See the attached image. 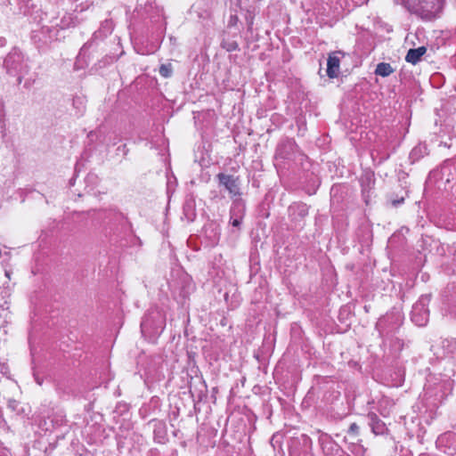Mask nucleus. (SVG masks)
<instances>
[{"instance_id": "nucleus-1", "label": "nucleus", "mask_w": 456, "mask_h": 456, "mask_svg": "<svg viewBox=\"0 0 456 456\" xmlns=\"http://www.w3.org/2000/svg\"><path fill=\"white\" fill-rule=\"evenodd\" d=\"M445 0H401V4L411 14L430 20L442 12Z\"/></svg>"}, {"instance_id": "nucleus-2", "label": "nucleus", "mask_w": 456, "mask_h": 456, "mask_svg": "<svg viewBox=\"0 0 456 456\" xmlns=\"http://www.w3.org/2000/svg\"><path fill=\"white\" fill-rule=\"evenodd\" d=\"M4 65L7 73L17 77L18 84H20L23 76L28 73V65L25 63L21 52L14 49L4 59Z\"/></svg>"}, {"instance_id": "nucleus-3", "label": "nucleus", "mask_w": 456, "mask_h": 456, "mask_svg": "<svg viewBox=\"0 0 456 456\" xmlns=\"http://www.w3.org/2000/svg\"><path fill=\"white\" fill-rule=\"evenodd\" d=\"M60 29L53 25L43 26L39 30L34 31L32 39L38 49L47 48L53 42L59 40Z\"/></svg>"}, {"instance_id": "nucleus-4", "label": "nucleus", "mask_w": 456, "mask_h": 456, "mask_svg": "<svg viewBox=\"0 0 456 456\" xmlns=\"http://www.w3.org/2000/svg\"><path fill=\"white\" fill-rule=\"evenodd\" d=\"M429 302L430 296L422 295L413 305L411 319L417 326L423 327L428 323L429 318Z\"/></svg>"}, {"instance_id": "nucleus-5", "label": "nucleus", "mask_w": 456, "mask_h": 456, "mask_svg": "<svg viewBox=\"0 0 456 456\" xmlns=\"http://www.w3.org/2000/svg\"><path fill=\"white\" fill-rule=\"evenodd\" d=\"M402 324V317L399 313H390L379 319L376 323V329L379 336L388 337Z\"/></svg>"}, {"instance_id": "nucleus-6", "label": "nucleus", "mask_w": 456, "mask_h": 456, "mask_svg": "<svg viewBox=\"0 0 456 456\" xmlns=\"http://www.w3.org/2000/svg\"><path fill=\"white\" fill-rule=\"evenodd\" d=\"M402 324V317L399 313H390L379 319L376 323V329L379 336L388 337Z\"/></svg>"}, {"instance_id": "nucleus-7", "label": "nucleus", "mask_w": 456, "mask_h": 456, "mask_svg": "<svg viewBox=\"0 0 456 456\" xmlns=\"http://www.w3.org/2000/svg\"><path fill=\"white\" fill-rule=\"evenodd\" d=\"M436 445L444 453L449 456H456V433L446 432L439 436Z\"/></svg>"}, {"instance_id": "nucleus-8", "label": "nucleus", "mask_w": 456, "mask_h": 456, "mask_svg": "<svg viewBox=\"0 0 456 456\" xmlns=\"http://www.w3.org/2000/svg\"><path fill=\"white\" fill-rule=\"evenodd\" d=\"M220 185H223L225 190L228 191L231 198L240 196V188L238 182V178L233 177L231 175L219 173L216 175Z\"/></svg>"}, {"instance_id": "nucleus-9", "label": "nucleus", "mask_w": 456, "mask_h": 456, "mask_svg": "<svg viewBox=\"0 0 456 456\" xmlns=\"http://www.w3.org/2000/svg\"><path fill=\"white\" fill-rule=\"evenodd\" d=\"M245 211V205L240 199L233 200L230 210V223L233 227H240Z\"/></svg>"}, {"instance_id": "nucleus-10", "label": "nucleus", "mask_w": 456, "mask_h": 456, "mask_svg": "<svg viewBox=\"0 0 456 456\" xmlns=\"http://www.w3.org/2000/svg\"><path fill=\"white\" fill-rule=\"evenodd\" d=\"M297 150V145L293 140H286L281 142L276 150V156L284 159H289L292 158V154Z\"/></svg>"}, {"instance_id": "nucleus-11", "label": "nucleus", "mask_w": 456, "mask_h": 456, "mask_svg": "<svg viewBox=\"0 0 456 456\" xmlns=\"http://www.w3.org/2000/svg\"><path fill=\"white\" fill-rule=\"evenodd\" d=\"M340 52H334L329 55L327 60V75L330 78L337 77L339 73Z\"/></svg>"}, {"instance_id": "nucleus-12", "label": "nucleus", "mask_w": 456, "mask_h": 456, "mask_svg": "<svg viewBox=\"0 0 456 456\" xmlns=\"http://www.w3.org/2000/svg\"><path fill=\"white\" fill-rule=\"evenodd\" d=\"M369 425L371 428V431L376 436L383 435L387 430L386 424L378 417L374 412H370L368 415Z\"/></svg>"}, {"instance_id": "nucleus-13", "label": "nucleus", "mask_w": 456, "mask_h": 456, "mask_svg": "<svg viewBox=\"0 0 456 456\" xmlns=\"http://www.w3.org/2000/svg\"><path fill=\"white\" fill-rule=\"evenodd\" d=\"M427 49L424 46L410 49L405 56V61L411 64H416L420 61L422 55L425 54Z\"/></svg>"}, {"instance_id": "nucleus-14", "label": "nucleus", "mask_w": 456, "mask_h": 456, "mask_svg": "<svg viewBox=\"0 0 456 456\" xmlns=\"http://www.w3.org/2000/svg\"><path fill=\"white\" fill-rule=\"evenodd\" d=\"M444 354L448 356L456 355V338H444L441 342Z\"/></svg>"}, {"instance_id": "nucleus-15", "label": "nucleus", "mask_w": 456, "mask_h": 456, "mask_svg": "<svg viewBox=\"0 0 456 456\" xmlns=\"http://www.w3.org/2000/svg\"><path fill=\"white\" fill-rule=\"evenodd\" d=\"M61 30H64L70 27L76 26V20L71 14H65L60 20V23H56L53 25Z\"/></svg>"}, {"instance_id": "nucleus-16", "label": "nucleus", "mask_w": 456, "mask_h": 456, "mask_svg": "<svg viewBox=\"0 0 456 456\" xmlns=\"http://www.w3.org/2000/svg\"><path fill=\"white\" fill-rule=\"evenodd\" d=\"M394 72V69L389 63L380 62L377 65L375 73L381 77H387Z\"/></svg>"}, {"instance_id": "nucleus-17", "label": "nucleus", "mask_w": 456, "mask_h": 456, "mask_svg": "<svg viewBox=\"0 0 456 456\" xmlns=\"http://www.w3.org/2000/svg\"><path fill=\"white\" fill-rule=\"evenodd\" d=\"M289 212L294 214L297 213L300 216L305 217L308 215V208L305 204H296L289 208Z\"/></svg>"}, {"instance_id": "nucleus-18", "label": "nucleus", "mask_w": 456, "mask_h": 456, "mask_svg": "<svg viewBox=\"0 0 456 456\" xmlns=\"http://www.w3.org/2000/svg\"><path fill=\"white\" fill-rule=\"evenodd\" d=\"M159 75L163 77H170L173 74V68H172V65L170 63H167V64H162L160 67H159Z\"/></svg>"}, {"instance_id": "nucleus-19", "label": "nucleus", "mask_w": 456, "mask_h": 456, "mask_svg": "<svg viewBox=\"0 0 456 456\" xmlns=\"http://www.w3.org/2000/svg\"><path fill=\"white\" fill-rule=\"evenodd\" d=\"M148 7H149V11H148V9H146V12L147 13L151 12L149 14V17L151 19H155V18L159 19L161 17V11L159 8L153 6L152 4H149Z\"/></svg>"}, {"instance_id": "nucleus-20", "label": "nucleus", "mask_w": 456, "mask_h": 456, "mask_svg": "<svg viewBox=\"0 0 456 456\" xmlns=\"http://www.w3.org/2000/svg\"><path fill=\"white\" fill-rule=\"evenodd\" d=\"M183 212L188 219L192 220L193 213V206L191 202L187 201L183 206Z\"/></svg>"}, {"instance_id": "nucleus-21", "label": "nucleus", "mask_w": 456, "mask_h": 456, "mask_svg": "<svg viewBox=\"0 0 456 456\" xmlns=\"http://www.w3.org/2000/svg\"><path fill=\"white\" fill-rule=\"evenodd\" d=\"M151 316H146L142 323H141V329H142V332L144 333L151 326Z\"/></svg>"}, {"instance_id": "nucleus-22", "label": "nucleus", "mask_w": 456, "mask_h": 456, "mask_svg": "<svg viewBox=\"0 0 456 456\" xmlns=\"http://www.w3.org/2000/svg\"><path fill=\"white\" fill-rule=\"evenodd\" d=\"M359 433V426L356 423H352L348 428V434L352 436H357Z\"/></svg>"}, {"instance_id": "nucleus-23", "label": "nucleus", "mask_w": 456, "mask_h": 456, "mask_svg": "<svg viewBox=\"0 0 456 456\" xmlns=\"http://www.w3.org/2000/svg\"><path fill=\"white\" fill-rule=\"evenodd\" d=\"M20 405V403L14 399H10L8 401V407L12 411H19V407Z\"/></svg>"}, {"instance_id": "nucleus-24", "label": "nucleus", "mask_w": 456, "mask_h": 456, "mask_svg": "<svg viewBox=\"0 0 456 456\" xmlns=\"http://www.w3.org/2000/svg\"><path fill=\"white\" fill-rule=\"evenodd\" d=\"M102 28L106 29L107 32H110L112 28H111V22L109 21V20H105L102 24Z\"/></svg>"}, {"instance_id": "nucleus-25", "label": "nucleus", "mask_w": 456, "mask_h": 456, "mask_svg": "<svg viewBox=\"0 0 456 456\" xmlns=\"http://www.w3.org/2000/svg\"><path fill=\"white\" fill-rule=\"evenodd\" d=\"M227 51L232 52L238 49V44L236 42H232L227 46Z\"/></svg>"}, {"instance_id": "nucleus-26", "label": "nucleus", "mask_w": 456, "mask_h": 456, "mask_svg": "<svg viewBox=\"0 0 456 456\" xmlns=\"http://www.w3.org/2000/svg\"><path fill=\"white\" fill-rule=\"evenodd\" d=\"M162 330H163V326H162V322H161L159 326L155 328L154 332L158 333V332H161Z\"/></svg>"}, {"instance_id": "nucleus-27", "label": "nucleus", "mask_w": 456, "mask_h": 456, "mask_svg": "<svg viewBox=\"0 0 456 456\" xmlns=\"http://www.w3.org/2000/svg\"><path fill=\"white\" fill-rule=\"evenodd\" d=\"M403 201V199L402 198L401 200H395L393 201V205L394 206H397L398 204L402 203Z\"/></svg>"}, {"instance_id": "nucleus-28", "label": "nucleus", "mask_w": 456, "mask_h": 456, "mask_svg": "<svg viewBox=\"0 0 456 456\" xmlns=\"http://www.w3.org/2000/svg\"><path fill=\"white\" fill-rule=\"evenodd\" d=\"M5 277L8 279H11V271L5 270L4 271Z\"/></svg>"}, {"instance_id": "nucleus-29", "label": "nucleus", "mask_w": 456, "mask_h": 456, "mask_svg": "<svg viewBox=\"0 0 456 456\" xmlns=\"http://www.w3.org/2000/svg\"><path fill=\"white\" fill-rule=\"evenodd\" d=\"M5 43H6L5 38L1 37V38H0V46H4V45H5Z\"/></svg>"}, {"instance_id": "nucleus-30", "label": "nucleus", "mask_w": 456, "mask_h": 456, "mask_svg": "<svg viewBox=\"0 0 456 456\" xmlns=\"http://www.w3.org/2000/svg\"><path fill=\"white\" fill-rule=\"evenodd\" d=\"M136 12L141 14L142 16H143L142 13H141V4L136 8Z\"/></svg>"}, {"instance_id": "nucleus-31", "label": "nucleus", "mask_w": 456, "mask_h": 456, "mask_svg": "<svg viewBox=\"0 0 456 456\" xmlns=\"http://www.w3.org/2000/svg\"><path fill=\"white\" fill-rule=\"evenodd\" d=\"M389 403V401H388V399L384 398V399L380 402V403Z\"/></svg>"}, {"instance_id": "nucleus-32", "label": "nucleus", "mask_w": 456, "mask_h": 456, "mask_svg": "<svg viewBox=\"0 0 456 456\" xmlns=\"http://www.w3.org/2000/svg\"><path fill=\"white\" fill-rule=\"evenodd\" d=\"M87 178H88V179H95V178H96V176H94V175H88V177H87Z\"/></svg>"}, {"instance_id": "nucleus-33", "label": "nucleus", "mask_w": 456, "mask_h": 456, "mask_svg": "<svg viewBox=\"0 0 456 456\" xmlns=\"http://www.w3.org/2000/svg\"><path fill=\"white\" fill-rule=\"evenodd\" d=\"M4 320L3 322L0 321V325L4 324Z\"/></svg>"}]
</instances>
